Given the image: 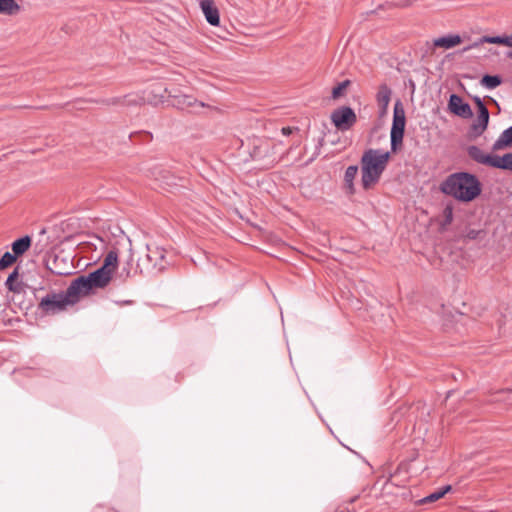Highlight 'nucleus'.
<instances>
[{
  "instance_id": "nucleus-1",
  "label": "nucleus",
  "mask_w": 512,
  "mask_h": 512,
  "mask_svg": "<svg viewBox=\"0 0 512 512\" xmlns=\"http://www.w3.org/2000/svg\"><path fill=\"white\" fill-rule=\"evenodd\" d=\"M441 191L461 202H471L482 191L478 178L468 172H457L449 175L442 182Z\"/></svg>"
},
{
  "instance_id": "nucleus-2",
  "label": "nucleus",
  "mask_w": 512,
  "mask_h": 512,
  "mask_svg": "<svg viewBox=\"0 0 512 512\" xmlns=\"http://www.w3.org/2000/svg\"><path fill=\"white\" fill-rule=\"evenodd\" d=\"M389 152L369 149L364 152L361 158V182L364 189H370L375 185L386 168Z\"/></svg>"
},
{
  "instance_id": "nucleus-3",
  "label": "nucleus",
  "mask_w": 512,
  "mask_h": 512,
  "mask_svg": "<svg viewBox=\"0 0 512 512\" xmlns=\"http://www.w3.org/2000/svg\"><path fill=\"white\" fill-rule=\"evenodd\" d=\"M80 299L77 290H71V284L65 292L50 293L43 297L39 303V309L49 315L65 310L68 306L75 304Z\"/></svg>"
},
{
  "instance_id": "nucleus-4",
  "label": "nucleus",
  "mask_w": 512,
  "mask_h": 512,
  "mask_svg": "<svg viewBox=\"0 0 512 512\" xmlns=\"http://www.w3.org/2000/svg\"><path fill=\"white\" fill-rule=\"evenodd\" d=\"M112 278V273L100 267L87 276H80L71 283V290H77L80 297L88 295L93 288H104Z\"/></svg>"
},
{
  "instance_id": "nucleus-5",
  "label": "nucleus",
  "mask_w": 512,
  "mask_h": 512,
  "mask_svg": "<svg viewBox=\"0 0 512 512\" xmlns=\"http://www.w3.org/2000/svg\"><path fill=\"white\" fill-rule=\"evenodd\" d=\"M147 253L138 261L141 272L155 274L163 271L166 267L165 250L155 245H147Z\"/></svg>"
},
{
  "instance_id": "nucleus-6",
  "label": "nucleus",
  "mask_w": 512,
  "mask_h": 512,
  "mask_svg": "<svg viewBox=\"0 0 512 512\" xmlns=\"http://www.w3.org/2000/svg\"><path fill=\"white\" fill-rule=\"evenodd\" d=\"M406 119L405 110L400 100L394 104L393 122L390 132L391 149L397 150V147L402 144Z\"/></svg>"
},
{
  "instance_id": "nucleus-7",
  "label": "nucleus",
  "mask_w": 512,
  "mask_h": 512,
  "mask_svg": "<svg viewBox=\"0 0 512 512\" xmlns=\"http://www.w3.org/2000/svg\"><path fill=\"white\" fill-rule=\"evenodd\" d=\"M357 117L353 109L342 106L334 110L331 114V121L340 131L349 130L356 122Z\"/></svg>"
},
{
  "instance_id": "nucleus-8",
  "label": "nucleus",
  "mask_w": 512,
  "mask_h": 512,
  "mask_svg": "<svg viewBox=\"0 0 512 512\" xmlns=\"http://www.w3.org/2000/svg\"><path fill=\"white\" fill-rule=\"evenodd\" d=\"M478 106V116L470 127L469 135L471 138L481 136L487 129L489 122V111L480 98H476Z\"/></svg>"
},
{
  "instance_id": "nucleus-9",
  "label": "nucleus",
  "mask_w": 512,
  "mask_h": 512,
  "mask_svg": "<svg viewBox=\"0 0 512 512\" xmlns=\"http://www.w3.org/2000/svg\"><path fill=\"white\" fill-rule=\"evenodd\" d=\"M448 109L451 113L464 119L470 118L473 115L470 105L464 102L457 94L450 95Z\"/></svg>"
},
{
  "instance_id": "nucleus-10",
  "label": "nucleus",
  "mask_w": 512,
  "mask_h": 512,
  "mask_svg": "<svg viewBox=\"0 0 512 512\" xmlns=\"http://www.w3.org/2000/svg\"><path fill=\"white\" fill-rule=\"evenodd\" d=\"M172 97L171 103L179 109L192 108L193 111L198 112L199 108L205 107L203 102L197 101L193 96L186 94L170 95Z\"/></svg>"
},
{
  "instance_id": "nucleus-11",
  "label": "nucleus",
  "mask_w": 512,
  "mask_h": 512,
  "mask_svg": "<svg viewBox=\"0 0 512 512\" xmlns=\"http://www.w3.org/2000/svg\"><path fill=\"white\" fill-rule=\"evenodd\" d=\"M467 154L475 162L482 164V165H487V166L493 167L495 155L486 153L478 146H475V145L469 146L467 148Z\"/></svg>"
},
{
  "instance_id": "nucleus-12",
  "label": "nucleus",
  "mask_w": 512,
  "mask_h": 512,
  "mask_svg": "<svg viewBox=\"0 0 512 512\" xmlns=\"http://www.w3.org/2000/svg\"><path fill=\"white\" fill-rule=\"evenodd\" d=\"M201 10L210 25L217 26L220 22L219 11L212 0H201Z\"/></svg>"
},
{
  "instance_id": "nucleus-13",
  "label": "nucleus",
  "mask_w": 512,
  "mask_h": 512,
  "mask_svg": "<svg viewBox=\"0 0 512 512\" xmlns=\"http://www.w3.org/2000/svg\"><path fill=\"white\" fill-rule=\"evenodd\" d=\"M483 43L499 44L512 48V34L503 36H483L478 41L474 42L471 46L465 48L464 51L476 48Z\"/></svg>"
},
{
  "instance_id": "nucleus-14",
  "label": "nucleus",
  "mask_w": 512,
  "mask_h": 512,
  "mask_svg": "<svg viewBox=\"0 0 512 512\" xmlns=\"http://www.w3.org/2000/svg\"><path fill=\"white\" fill-rule=\"evenodd\" d=\"M391 94L392 91L386 84H383L379 87V90L377 92V104L379 107L380 116H384L387 114Z\"/></svg>"
},
{
  "instance_id": "nucleus-15",
  "label": "nucleus",
  "mask_w": 512,
  "mask_h": 512,
  "mask_svg": "<svg viewBox=\"0 0 512 512\" xmlns=\"http://www.w3.org/2000/svg\"><path fill=\"white\" fill-rule=\"evenodd\" d=\"M512 147V126L505 129L492 146L493 151H500Z\"/></svg>"
},
{
  "instance_id": "nucleus-16",
  "label": "nucleus",
  "mask_w": 512,
  "mask_h": 512,
  "mask_svg": "<svg viewBox=\"0 0 512 512\" xmlns=\"http://www.w3.org/2000/svg\"><path fill=\"white\" fill-rule=\"evenodd\" d=\"M461 37L459 35H447L434 40V46L445 49H450L461 43Z\"/></svg>"
},
{
  "instance_id": "nucleus-17",
  "label": "nucleus",
  "mask_w": 512,
  "mask_h": 512,
  "mask_svg": "<svg viewBox=\"0 0 512 512\" xmlns=\"http://www.w3.org/2000/svg\"><path fill=\"white\" fill-rule=\"evenodd\" d=\"M493 168L512 171V152L503 156H494Z\"/></svg>"
},
{
  "instance_id": "nucleus-18",
  "label": "nucleus",
  "mask_w": 512,
  "mask_h": 512,
  "mask_svg": "<svg viewBox=\"0 0 512 512\" xmlns=\"http://www.w3.org/2000/svg\"><path fill=\"white\" fill-rule=\"evenodd\" d=\"M30 245L31 238L29 236H24L12 243V251L15 256H20L29 249Z\"/></svg>"
},
{
  "instance_id": "nucleus-19",
  "label": "nucleus",
  "mask_w": 512,
  "mask_h": 512,
  "mask_svg": "<svg viewBox=\"0 0 512 512\" xmlns=\"http://www.w3.org/2000/svg\"><path fill=\"white\" fill-rule=\"evenodd\" d=\"M20 11V5L15 0H0V14L16 15Z\"/></svg>"
},
{
  "instance_id": "nucleus-20",
  "label": "nucleus",
  "mask_w": 512,
  "mask_h": 512,
  "mask_svg": "<svg viewBox=\"0 0 512 512\" xmlns=\"http://www.w3.org/2000/svg\"><path fill=\"white\" fill-rule=\"evenodd\" d=\"M357 174H358V166H356V165L348 166L345 171L344 181H345V185H346L347 189L350 192L354 191V180H355Z\"/></svg>"
},
{
  "instance_id": "nucleus-21",
  "label": "nucleus",
  "mask_w": 512,
  "mask_h": 512,
  "mask_svg": "<svg viewBox=\"0 0 512 512\" xmlns=\"http://www.w3.org/2000/svg\"><path fill=\"white\" fill-rule=\"evenodd\" d=\"M118 264V253L115 250H111L105 257L104 263L101 267L107 271L114 273Z\"/></svg>"
},
{
  "instance_id": "nucleus-22",
  "label": "nucleus",
  "mask_w": 512,
  "mask_h": 512,
  "mask_svg": "<svg viewBox=\"0 0 512 512\" xmlns=\"http://www.w3.org/2000/svg\"><path fill=\"white\" fill-rule=\"evenodd\" d=\"M501 82V78L497 75H485L481 79V85L489 90L495 89Z\"/></svg>"
},
{
  "instance_id": "nucleus-23",
  "label": "nucleus",
  "mask_w": 512,
  "mask_h": 512,
  "mask_svg": "<svg viewBox=\"0 0 512 512\" xmlns=\"http://www.w3.org/2000/svg\"><path fill=\"white\" fill-rule=\"evenodd\" d=\"M452 487L450 485H446L442 487L441 489L431 493L429 496L425 498V501L427 502H434L442 498L446 493L450 492Z\"/></svg>"
},
{
  "instance_id": "nucleus-24",
  "label": "nucleus",
  "mask_w": 512,
  "mask_h": 512,
  "mask_svg": "<svg viewBox=\"0 0 512 512\" xmlns=\"http://www.w3.org/2000/svg\"><path fill=\"white\" fill-rule=\"evenodd\" d=\"M18 277V271L15 269L7 278L5 285L6 287L13 292H20L21 289L18 285H15L14 282Z\"/></svg>"
},
{
  "instance_id": "nucleus-25",
  "label": "nucleus",
  "mask_w": 512,
  "mask_h": 512,
  "mask_svg": "<svg viewBox=\"0 0 512 512\" xmlns=\"http://www.w3.org/2000/svg\"><path fill=\"white\" fill-rule=\"evenodd\" d=\"M16 261V256L10 252H5L0 259V270L6 269Z\"/></svg>"
},
{
  "instance_id": "nucleus-26",
  "label": "nucleus",
  "mask_w": 512,
  "mask_h": 512,
  "mask_svg": "<svg viewBox=\"0 0 512 512\" xmlns=\"http://www.w3.org/2000/svg\"><path fill=\"white\" fill-rule=\"evenodd\" d=\"M349 84H350V82L348 80H345V81L339 83L336 87H334L332 90L333 99H338L339 97H341L344 94V92L347 89Z\"/></svg>"
},
{
  "instance_id": "nucleus-27",
  "label": "nucleus",
  "mask_w": 512,
  "mask_h": 512,
  "mask_svg": "<svg viewBox=\"0 0 512 512\" xmlns=\"http://www.w3.org/2000/svg\"><path fill=\"white\" fill-rule=\"evenodd\" d=\"M443 216H444V225H448L453 220V209L450 206L445 207L443 210Z\"/></svg>"
},
{
  "instance_id": "nucleus-28",
  "label": "nucleus",
  "mask_w": 512,
  "mask_h": 512,
  "mask_svg": "<svg viewBox=\"0 0 512 512\" xmlns=\"http://www.w3.org/2000/svg\"><path fill=\"white\" fill-rule=\"evenodd\" d=\"M293 129L291 127H283L281 132L284 136H289L292 133Z\"/></svg>"
},
{
  "instance_id": "nucleus-29",
  "label": "nucleus",
  "mask_w": 512,
  "mask_h": 512,
  "mask_svg": "<svg viewBox=\"0 0 512 512\" xmlns=\"http://www.w3.org/2000/svg\"><path fill=\"white\" fill-rule=\"evenodd\" d=\"M505 394L507 395V397L504 400L512 403V390L505 391Z\"/></svg>"
},
{
  "instance_id": "nucleus-30",
  "label": "nucleus",
  "mask_w": 512,
  "mask_h": 512,
  "mask_svg": "<svg viewBox=\"0 0 512 512\" xmlns=\"http://www.w3.org/2000/svg\"><path fill=\"white\" fill-rule=\"evenodd\" d=\"M507 56L512 59V51L507 54Z\"/></svg>"
},
{
  "instance_id": "nucleus-31",
  "label": "nucleus",
  "mask_w": 512,
  "mask_h": 512,
  "mask_svg": "<svg viewBox=\"0 0 512 512\" xmlns=\"http://www.w3.org/2000/svg\"><path fill=\"white\" fill-rule=\"evenodd\" d=\"M57 274H65L66 272L57 271Z\"/></svg>"
}]
</instances>
